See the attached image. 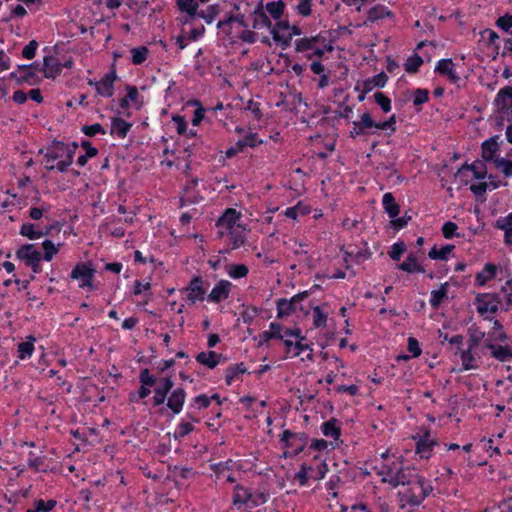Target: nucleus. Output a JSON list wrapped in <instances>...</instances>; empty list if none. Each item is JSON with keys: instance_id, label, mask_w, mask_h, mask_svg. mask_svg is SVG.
<instances>
[{"instance_id": "obj_62", "label": "nucleus", "mask_w": 512, "mask_h": 512, "mask_svg": "<svg viewBox=\"0 0 512 512\" xmlns=\"http://www.w3.org/2000/svg\"><path fill=\"white\" fill-rule=\"evenodd\" d=\"M240 142L243 144V147H251L254 148L257 145L262 143V140H259L257 133H248L243 139H240Z\"/></svg>"}, {"instance_id": "obj_27", "label": "nucleus", "mask_w": 512, "mask_h": 512, "mask_svg": "<svg viewBox=\"0 0 512 512\" xmlns=\"http://www.w3.org/2000/svg\"><path fill=\"white\" fill-rule=\"evenodd\" d=\"M467 333L469 336L468 346H470V349H476L483 340L485 341V332L475 324L468 328Z\"/></svg>"}, {"instance_id": "obj_17", "label": "nucleus", "mask_w": 512, "mask_h": 512, "mask_svg": "<svg viewBox=\"0 0 512 512\" xmlns=\"http://www.w3.org/2000/svg\"><path fill=\"white\" fill-rule=\"evenodd\" d=\"M240 218V212H238L234 208H228L222 214V216L217 220V227L225 228L226 231L231 232L236 225V222Z\"/></svg>"}, {"instance_id": "obj_34", "label": "nucleus", "mask_w": 512, "mask_h": 512, "mask_svg": "<svg viewBox=\"0 0 512 512\" xmlns=\"http://www.w3.org/2000/svg\"><path fill=\"white\" fill-rule=\"evenodd\" d=\"M252 498V493L249 489L242 485H236L233 494L234 505H242L249 502Z\"/></svg>"}, {"instance_id": "obj_22", "label": "nucleus", "mask_w": 512, "mask_h": 512, "mask_svg": "<svg viewBox=\"0 0 512 512\" xmlns=\"http://www.w3.org/2000/svg\"><path fill=\"white\" fill-rule=\"evenodd\" d=\"M224 357L222 354H218L214 351L209 352H200L196 356V361L201 365H204L210 369H214L219 363L220 360Z\"/></svg>"}, {"instance_id": "obj_36", "label": "nucleus", "mask_w": 512, "mask_h": 512, "mask_svg": "<svg viewBox=\"0 0 512 512\" xmlns=\"http://www.w3.org/2000/svg\"><path fill=\"white\" fill-rule=\"evenodd\" d=\"M397 268L408 273L424 272V268L417 263V259L413 254L408 255L406 260L399 264Z\"/></svg>"}, {"instance_id": "obj_2", "label": "nucleus", "mask_w": 512, "mask_h": 512, "mask_svg": "<svg viewBox=\"0 0 512 512\" xmlns=\"http://www.w3.org/2000/svg\"><path fill=\"white\" fill-rule=\"evenodd\" d=\"M405 486H407V489L399 492L398 497L400 501H404L412 506H419L433 491V487L426 479L416 472L412 475V480Z\"/></svg>"}, {"instance_id": "obj_46", "label": "nucleus", "mask_w": 512, "mask_h": 512, "mask_svg": "<svg viewBox=\"0 0 512 512\" xmlns=\"http://www.w3.org/2000/svg\"><path fill=\"white\" fill-rule=\"evenodd\" d=\"M42 247L44 249L42 259L45 261H51L59 251L58 247L53 243V241L48 239L42 243Z\"/></svg>"}, {"instance_id": "obj_20", "label": "nucleus", "mask_w": 512, "mask_h": 512, "mask_svg": "<svg viewBox=\"0 0 512 512\" xmlns=\"http://www.w3.org/2000/svg\"><path fill=\"white\" fill-rule=\"evenodd\" d=\"M499 136H493L482 143V158L485 161H493L496 159L495 154L499 150Z\"/></svg>"}, {"instance_id": "obj_37", "label": "nucleus", "mask_w": 512, "mask_h": 512, "mask_svg": "<svg viewBox=\"0 0 512 512\" xmlns=\"http://www.w3.org/2000/svg\"><path fill=\"white\" fill-rule=\"evenodd\" d=\"M338 421L335 418H332L326 422H324L321 426L322 433L326 437H332L335 440L340 437L341 429L337 425Z\"/></svg>"}, {"instance_id": "obj_40", "label": "nucleus", "mask_w": 512, "mask_h": 512, "mask_svg": "<svg viewBox=\"0 0 512 512\" xmlns=\"http://www.w3.org/2000/svg\"><path fill=\"white\" fill-rule=\"evenodd\" d=\"M464 170H470L476 179H484L487 175L486 167L482 162H474L472 164H465L459 169L458 173H462Z\"/></svg>"}, {"instance_id": "obj_60", "label": "nucleus", "mask_w": 512, "mask_h": 512, "mask_svg": "<svg viewBox=\"0 0 512 512\" xmlns=\"http://www.w3.org/2000/svg\"><path fill=\"white\" fill-rule=\"evenodd\" d=\"M312 468L303 464L301 465L299 471L295 474V479L298 480L301 486H305L308 483L309 475L308 472L311 471Z\"/></svg>"}, {"instance_id": "obj_49", "label": "nucleus", "mask_w": 512, "mask_h": 512, "mask_svg": "<svg viewBox=\"0 0 512 512\" xmlns=\"http://www.w3.org/2000/svg\"><path fill=\"white\" fill-rule=\"evenodd\" d=\"M219 13L218 5H210L206 10L198 12V17L204 19L208 24L212 23Z\"/></svg>"}, {"instance_id": "obj_28", "label": "nucleus", "mask_w": 512, "mask_h": 512, "mask_svg": "<svg viewBox=\"0 0 512 512\" xmlns=\"http://www.w3.org/2000/svg\"><path fill=\"white\" fill-rule=\"evenodd\" d=\"M448 282H445L441 284L440 288L438 290H432L431 291V297H430V305L432 308H438L445 299L448 297Z\"/></svg>"}, {"instance_id": "obj_52", "label": "nucleus", "mask_w": 512, "mask_h": 512, "mask_svg": "<svg viewBox=\"0 0 512 512\" xmlns=\"http://www.w3.org/2000/svg\"><path fill=\"white\" fill-rule=\"evenodd\" d=\"M374 100L384 113H388L391 110V100L384 93L376 92L374 94Z\"/></svg>"}, {"instance_id": "obj_48", "label": "nucleus", "mask_w": 512, "mask_h": 512, "mask_svg": "<svg viewBox=\"0 0 512 512\" xmlns=\"http://www.w3.org/2000/svg\"><path fill=\"white\" fill-rule=\"evenodd\" d=\"M494 164L497 169H499L505 177L512 176V161L505 158H496L494 160Z\"/></svg>"}, {"instance_id": "obj_14", "label": "nucleus", "mask_w": 512, "mask_h": 512, "mask_svg": "<svg viewBox=\"0 0 512 512\" xmlns=\"http://www.w3.org/2000/svg\"><path fill=\"white\" fill-rule=\"evenodd\" d=\"M186 290L189 292L187 299L192 303L196 301H202L206 293V289L203 287V279L200 276L194 277Z\"/></svg>"}, {"instance_id": "obj_4", "label": "nucleus", "mask_w": 512, "mask_h": 512, "mask_svg": "<svg viewBox=\"0 0 512 512\" xmlns=\"http://www.w3.org/2000/svg\"><path fill=\"white\" fill-rule=\"evenodd\" d=\"M95 269L91 263L79 262L75 265L70 273V278L79 281L80 288L94 289L92 280L94 278Z\"/></svg>"}, {"instance_id": "obj_12", "label": "nucleus", "mask_w": 512, "mask_h": 512, "mask_svg": "<svg viewBox=\"0 0 512 512\" xmlns=\"http://www.w3.org/2000/svg\"><path fill=\"white\" fill-rule=\"evenodd\" d=\"M16 257L24 261L27 266L32 265L36 260H42V254L36 249L34 244H24L20 246L16 251Z\"/></svg>"}, {"instance_id": "obj_43", "label": "nucleus", "mask_w": 512, "mask_h": 512, "mask_svg": "<svg viewBox=\"0 0 512 512\" xmlns=\"http://www.w3.org/2000/svg\"><path fill=\"white\" fill-rule=\"evenodd\" d=\"M249 272L248 267L245 264H232L227 267V273L234 279L245 277Z\"/></svg>"}, {"instance_id": "obj_47", "label": "nucleus", "mask_w": 512, "mask_h": 512, "mask_svg": "<svg viewBox=\"0 0 512 512\" xmlns=\"http://www.w3.org/2000/svg\"><path fill=\"white\" fill-rule=\"evenodd\" d=\"M31 341H25L18 344V357L20 359L29 358L34 351V338Z\"/></svg>"}, {"instance_id": "obj_13", "label": "nucleus", "mask_w": 512, "mask_h": 512, "mask_svg": "<svg viewBox=\"0 0 512 512\" xmlns=\"http://www.w3.org/2000/svg\"><path fill=\"white\" fill-rule=\"evenodd\" d=\"M232 283L228 280H220L208 295V300L214 303H220L227 299L230 294Z\"/></svg>"}, {"instance_id": "obj_45", "label": "nucleus", "mask_w": 512, "mask_h": 512, "mask_svg": "<svg viewBox=\"0 0 512 512\" xmlns=\"http://www.w3.org/2000/svg\"><path fill=\"white\" fill-rule=\"evenodd\" d=\"M56 504L57 502L53 499L48 501L40 499L35 502L34 508L27 510V512H50Z\"/></svg>"}, {"instance_id": "obj_41", "label": "nucleus", "mask_w": 512, "mask_h": 512, "mask_svg": "<svg viewBox=\"0 0 512 512\" xmlns=\"http://www.w3.org/2000/svg\"><path fill=\"white\" fill-rule=\"evenodd\" d=\"M285 3L282 0L268 2L266 10L275 20H279L284 13Z\"/></svg>"}, {"instance_id": "obj_32", "label": "nucleus", "mask_w": 512, "mask_h": 512, "mask_svg": "<svg viewBox=\"0 0 512 512\" xmlns=\"http://www.w3.org/2000/svg\"><path fill=\"white\" fill-rule=\"evenodd\" d=\"M508 335L503 329V325L499 320H494L493 331L488 333V337L485 340H492L499 343H505L508 340Z\"/></svg>"}, {"instance_id": "obj_56", "label": "nucleus", "mask_w": 512, "mask_h": 512, "mask_svg": "<svg viewBox=\"0 0 512 512\" xmlns=\"http://www.w3.org/2000/svg\"><path fill=\"white\" fill-rule=\"evenodd\" d=\"M454 67L452 59H441L437 62L435 71L441 75H446L451 72V68Z\"/></svg>"}, {"instance_id": "obj_64", "label": "nucleus", "mask_w": 512, "mask_h": 512, "mask_svg": "<svg viewBox=\"0 0 512 512\" xmlns=\"http://www.w3.org/2000/svg\"><path fill=\"white\" fill-rule=\"evenodd\" d=\"M496 25L503 31L508 32L512 28V15L505 14L499 17L496 21Z\"/></svg>"}, {"instance_id": "obj_61", "label": "nucleus", "mask_w": 512, "mask_h": 512, "mask_svg": "<svg viewBox=\"0 0 512 512\" xmlns=\"http://www.w3.org/2000/svg\"><path fill=\"white\" fill-rule=\"evenodd\" d=\"M495 227L500 230H503L504 233L506 231L512 230V212L505 217H500L499 219H497Z\"/></svg>"}, {"instance_id": "obj_23", "label": "nucleus", "mask_w": 512, "mask_h": 512, "mask_svg": "<svg viewBox=\"0 0 512 512\" xmlns=\"http://www.w3.org/2000/svg\"><path fill=\"white\" fill-rule=\"evenodd\" d=\"M51 228L45 230H37L33 223H23L20 228V234L30 240H36L50 233Z\"/></svg>"}, {"instance_id": "obj_38", "label": "nucleus", "mask_w": 512, "mask_h": 512, "mask_svg": "<svg viewBox=\"0 0 512 512\" xmlns=\"http://www.w3.org/2000/svg\"><path fill=\"white\" fill-rule=\"evenodd\" d=\"M176 6L179 11L188 14L190 18L198 15V7L195 0H176Z\"/></svg>"}, {"instance_id": "obj_29", "label": "nucleus", "mask_w": 512, "mask_h": 512, "mask_svg": "<svg viewBox=\"0 0 512 512\" xmlns=\"http://www.w3.org/2000/svg\"><path fill=\"white\" fill-rule=\"evenodd\" d=\"M497 267L492 263H487L482 271L478 272L475 277V282L479 286L485 285L489 280L493 279L496 275Z\"/></svg>"}, {"instance_id": "obj_19", "label": "nucleus", "mask_w": 512, "mask_h": 512, "mask_svg": "<svg viewBox=\"0 0 512 512\" xmlns=\"http://www.w3.org/2000/svg\"><path fill=\"white\" fill-rule=\"evenodd\" d=\"M19 79L18 85H22L23 83H28L29 85H36L39 83V78L34 71V65H19Z\"/></svg>"}, {"instance_id": "obj_39", "label": "nucleus", "mask_w": 512, "mask_h": 512, "mask_svg": "<svg viewBox=\"0 0 512 512\" xmlns=\"http://www.w3.org/2000/svg\"><path fill=\"white\" fill-rule=\"evenodd\" d=\"M453 249H454V245H451V244L442 246L440 249H438L436 246H433L430 249L428 256H429V258H431L433 260L445 261L448 259V255L452 252Z\"/></svg>"}, {"instance_id": "obj_63", "label": "nucleus", "mask_w": 512, "mask_h": 512, "mask_svg": "<svg viewBox=\"0 0 512 512\" xmlns=\"http://www.w3.org/2000/svg\"><path fill=\"white\" fill-rule=\"evenodd\" d=\"M38 48V42L36 40H31L22 50V56L26 59H33L36 55V50Z\"/></svg>"}, {"instance_id": "obj_25", "label": "nucleus", "mask_w": 512, "mask_h": 512, "mask_svg": "<svg viewBox=\"0 0 512 512\" xmlns=\"http://www.w3.org/2000/svg\"><path fill=\"white\" fill-rule=\"evenodd\" d=\"M392 15V12L387 9V7L383 5H376L369 9L367 20L363 23V25H368V23H374L378 20H381L385 17H389Z\"/></svg>"}, {"instance_id": "obj_50", "label": "nucleus", "mask_w": 512, "mask_h": 512, "mask_svg": "<svg viewBox=\"0 0 512 512\" xmlns=\"http://www.w3.org/2000/svg\"><path fill=\"white\" fill-rule=\"evenodd\" d=\"M271 35L273 40L281 44L283 49H286L290 46L292 40L291 35L281 34L276 28H271Z\"/></svg>"}, {"instance_id": "obj_53", "label": "nucleus", "mask_w": 512, "mask_h": 512, "mask_svg": "<svg viewBox=\"0 0 512 512\" xmlns=\"http://www.w3.org/2000/svg\"><path fill=\"white\" fill-rule=\"evenodd\" d=\"M327 322V315L322 312L319 306L313 307V324L315 327H325Z\"/></svg>"}, {"instance_id": "obj_6", "label": "nucleus", "mask_w": 512, "mask_h": 512, "mask_svg": "<svg viewBox=\"0 0 512 512\" xmlns=\"http://www.w3.org/2000/svg\"><path fill=\"white\" fill-rule=\"evenodd\" d=\"M489 350L490 356L499 362H507L512 360V348L509 345H502L499 342L485 340L482 351Z\"/></svg>"}, {"instance_id": "obj_3", "label": "nucleus", "mask_w": 512, "mask_h": 512, "mask_svg": "<svg viewBox=\"0 0 512 512\" xmlns=\"http://www.w3.org/2000/svg\"><path fill=\"white\" fill-rule=\"evenodd\" d=\"M295 50L301 53L310 51L307 57L311 59L312 56L322 57L325 51H332L333 46L327 43L324 37L317 35L296 40Z\"/></svg>"}, {"instance_id": "obj_10", "label": "nucleus", "mask_w": 512, "mask_h": 512, "mask_svg": "<svg viewBox=\"0 0 512 512\" xmlns=\"http://www.w3.org/2000/svg\"><path fill=\"white\" fill-rule=\"evenodd\" d=\"M157 387L154 389L153 405H162L168 393L172 390L174 382L171 377H163L157 381Z\"/></svg>"}, {"instance_id": "obj_44", "label": "nucleus", "mask_w": 512, "mask_h": 512, "mask_svg": "<svg viewBox=\"0 0 512 512\" xmlns=\"http://www.w3.org/2000/svg\"><path fill=\"white\" fill-rule=\"evenodd\" d=\"M132 63L135 65L142 64L149 54V50L145 46L135 47L131 49Z\"/></svg>"}, {"instance_id": "obj_5", "label": "nucleus", "mask_w": 512, "mask_h": 512, "mask_svg": "<svg viewBox=\"0 0 512 512\" xmlns=\"http://www.w3.org/2000/svg\"><path fill=\"white\" fill-rule=\"evenodd\" d=\"M309 296L308 291H304L294 295L290 300L285 298H279L276 301L277 305V318H283L285 316L291 315L293 312L297 311V302L303 301Z\"/></svg>"}, {"instance_id": "obj_26", "label": "nucleus", "mask_w": 512, "mask_h": 512, "mask_svg": "<svg viewBox=\"0 0 512 512\" xmlns=\"http://www.w3.org/2000/svg\"><path fill=\"white\" fill-rule=\"evenodd\" d=\"M388 81V76L384 72L368 78L363 83L364 93L372 91L375 87L383 88Z\"/></svg>"}, {"instance_id": "obj_9", "label": "nucleus", "mask_w": 512, "mask_h": 512, "mask_svg": "<svg viewBox=\"0 0 512 512\" xmlns=\"http://www.w3.org/2000/svg\"><path fill=\"white\" fill-rule=\"evenodd\" d=\"M493 105L498 113L507 114L512 108V86L501 88L493 101Z\"/></svg>"}, {"instance_id": "obj_16", "label": "nucleus", "mask_w": 512, "mask_h": 512, "mask_svg": "<svg viewBox=\"0 0 512 512\" xmlns=\"http://www.w3.org/2000/svg\"><path fill=\"white\" fill-rule=\"evenodd\" d=\"M41 71L46 78H56L62 71V65L59 60L54 56H45L43 59V66Z\"/></svg>"}, {"instance_id": "obj_51", "label": "nucleus", "mask_w": 512, "mask_h": 512, "mask_svg": "<svg viewBox=\"0 0 512 512\" xmlns=\"http://www.w3.org/2000/svg\"><path fill=\"white\" fill-rule=\"evenodd\" d=\"M127 95L126 97L130 102L134 104V106L139 109L141 108L143 101L140 99V95L136 86L127 85L126 87Z\"/></svg>"}, {"instance_id": "obj_54", "label": "nucleus", "mask_w": 512, "mask_h": 512, "mask_svg": "<svg viewBox=\"0 0 512 512\" xmlns=\"http://www.w3.org/2000/svg\"><path fill=\"white\" fill-rule=\"evenodd\" d=\"M406 251V245L404 242L400 241L394 243L389 251V256L391 259L398 261L400 260L402 254Z\"/></svg>"}, {"instance_id": "obj_21", "label": "nucleus", "mask_w": 512, "mask_h": 512, "mask_svg": "<svg viewBox=\"0 0 512 512\" xmlns=\"http://www.w3.org/2000/svg\"><path fill=\"white\" fill-rule=\"evenodd\" d=\"M272 22L268 15L265 13L260 3L257 8L253 11V29L271 28Z\"/></svg>"}, {"instance_id": "obj_8", "label": "nucleus", "mask_w": 512, "mask_h": 512, "mask_svg": "<svg viewBox=\"0 0 512 512\" xmlns=\"http://www.w3.org/2000/svg\"><path fill=\"white\" fill-rule=\"evenodd\" d=\"M238 24L244 29L248 27L243 14L229 15L225 19L217 23V28L220 29L229 39H234L233 25Z\"/></svg>"}, {"instance_id": "obj_11", "label": "nucleus", "mask_w": 512, "mask_h": 512, "mask_svg": "<svg viewBox=\"0 0 512 512\" xmlns=\"http://www.w3.org/2000/svg\"><path fill=\"white\" fill-rule=\"evenodd\" d=\"M117 79L115 70L106 73L101 80L95 84V89L98 95L109 98L114 93V82Z\"/></svg>"}, {"instance_id": "obj_24", "label": "nucleus", "mask_w": 512, "mask_h": 512, "mask_svg": "<svg viewBox=\"0 0 512 512\" xmlns=\"http://www.w3.org/2000/svg\"><path fill=\"white\" fill-rule=\"evenodd\" d=\"M382 204L385 212L390 218H395L399 215L400 206L396 203L392 193L387 192L383 195Z\"/></svg>"}, {"instance_id": "obj_18", "label": "nucleus", "mask_w": 512, "mask_h": 512, "mask_svg": "<svg viewBox=\"0 0 512 512\" xmlns=\"http://www.w3.org/2000/svg\"><path fill=\"white\" fill-rule=\"evenodd\" d=\"M436 441L430 437L429 433H425L416 444V453L420 458L428 459L431 456L433 447L436 445Z\"/></svg>"}, {"instance_id": "obj_57", "label": "nucleus", "mask_w": 512, "mask_h": 512, "mask_svg": "<svg viewBox=\"0 0 512 512\" xmlns=\"http://www.w3.org/2000/svg\"><path fill=\"white\" fill-rule=\"evenodd\" d=\"M82 132L88 136V137H93L95 136L97 133H100L102 135H104L106 133L105 129L103 128V126L99 123H95L93 125H85L82 127Z\"/></svg>"}, {"instance_id": "obj_30", "label": "nucleus", "mask_w": 512, "mask_h": 512, "mask_svg": "<svg viewBox=\"0 0 512 512\" xmlns=\"http://www.w3.org/2000/svg\"><path fill=\"white\" fill-rule=\"evenodd\" d=\"M66 144L60 141H55L44 155L46 162H54L57 159L64 157Z\"/></svg>"}, {"instance_id": "obj_59", "label": "nucleus", "mask_w": 512, "mask_h": 512, "mask_svg": "<svg viewBox=\"0 0 512 512\" xmlns=\"http://www.w3.org/2000/svg\"><path fill=\"white\" fill-rule=\"evenodd\" d=\"M235 38H238L240 39L241 41L245 42V43H249V44H253L256 42L257 40V36L256 34L252 31V30H249L247 28H245L244 30H242L240 33H238L237 35L234 34V39Z\"/></svg>"}, {"instance_id": "obj_35", "label": "nucleus", "mask_w": 512, "mask_h": 512, "mask_svg": "<svg viewBox=\"0 0 512 512\" xmlns=\"http://www.w3.org/2000/svg\"><path fill=\"white\" fill-rule=\"evenodd\" d=\"M247 372V368L245 367L244 363H237L234 365L229 366L225 370V381L227 385H231L232 382L240 375Z\"/></svg>"}, {"instance_id": "obj_31", "label": "nucleus", "mask_w": 512, "mask_h": 512, "mask_svg": "<svg viewBox=\"0 0 512 512\" xmlns=\"http://www.w3.org/2000/svg\"><path fill=\"white\" fill-rule=\"evenodd\" d=\"M474 350L470 349V346L467 347V349L460 351V358L462 361V366L464 370H473L477 369L479 367L477 360L474 356Z\"/></svg>"}, {"instance_id": "obj_33", "label": "nucleus", "mask_w": 512, "mask_h": 512, "mask_svg": "<svg viewBox=\"0 0 512 512\" xmlns=\"http://www.w3.org/2000/svg\"><path fill=\"white\" fill-rule=\"evenodd\" d=\"M131 128V124L122 118H113L111 123V134H116L120 138H125Z\"/></svg>"}, {"instance_id": "obj_42", "label": "nucleus", "mask_w": 512, "mask_h": 512, "mask_svg": "<svg viewBox=\"0 0 512 512\" xmlns=\"http://www.w3.org/2000/svg\"><path fill=\"white\" fill-rule=\"evenodd\" d=\"M422 64L423 59L418 54H413L407 58L406 62L404 63V68L408 73H416Z\"/></svg>"}, {"instance_id": "obj_1", "label": "nucleus", "mask_w": 512, "mask_h": 512, "mask_svg": "<svg viewBox=\"0 0 512 512\" xmlns=\"http://www.w3.org/2000/svg\"><path fill=\"white\" fill-rule=\"evenodd\" d=\"M375 469L377 474L382 477L381 481L393 487L405 486L412 480V475L415 473L414 467L404 466L403 461L399 458L390 462H383Z\"/></svg>"}, {"instance_id": "obj_58", "label": "nucleus", "mask_w": 512, "mask_h": 512, "mask_svg": "<svg viewBox=\"0 0 512 512\" xmlns=\"http://www.w3.org/2000/svg\"><path fill=\"white\" fill-rule=\"evenodd\" d=\"M429 100V92L427 89L418 88L414 92L413 104L420 106Z\"/></svg>"}, {"instance_id": "obj_15", "label": "nucleus", "mask_w": 512, "mask_h": 512, "mask_svg": "<svg viewBox=\"0 0 512 512\" xmlns=\"http://www.w3.org/2000/svg\"><path fill=\"white\" fill-rule=\"evenodd\" d=\"M186 399V392L183 388H176L167 398V407L174 413L179 414L182 411Z\"/></svg>"}, {"instance_id": "obj_55", "label": "nucleus", "mask_w": 512, "mask_h": 512, "mask_svg": "<svg viewBox=\"0 0 512 512\" xmlns=\"http://www.w3.org/2000/svg\"><path fill=\"white\" fill-rule=\"evenodd\" d=\"M194 430V427L192 424L188 422H181L178 427L177 431L174 433L173 437L175 440H180L181 438L187 436L190 432Z\"/></svg>"}, {"instance_id": "obj_7", "label": "nucleus", "mask_w": 512, "mask_h": 512, "mask_svg": "<svg viewBox=\"0 0 512 512\" xmlns=\"http://www.w3.org/2000/svg\"><path fill=\"white\" fill-rule=\"evenodd\" d=\"M500 299L496 294H479L475 299L477 312L481 315L485 313H496L500 304Z\"/></svg>"}]
</instances>
